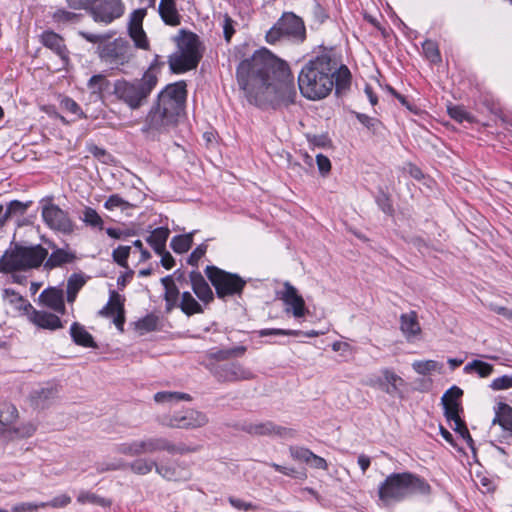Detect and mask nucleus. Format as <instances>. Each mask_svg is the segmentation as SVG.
<instances>
[{"label":"nucleus","mask_w":512,"mask_h":512,"mask_svg":"<svg viewBox=\"0 0 512 512\" xmlns=\"http://www.w3.org/2000/svg\"><path fill=\"white\" fill-rule=\"evenodd\" d=\"M236 77L248 101L259 107L288 106L297 96L289 66L265 48L241 61Z\"/></svg>","instance_id":"1"},{"label":"nucleus","mask_w":512,"mask_h":512,"mask_svg":"<svg viewBox=\"0 0 512 512\" xmlns=\"http://www.w3.org/2000/svg\"><path fill=\"white\" fill-rule=\"evenodd\" d=\"M351 72L346 65H338L331 50L324 49L311 57L298 75L301 94L309 100L327 97L335 88V94L345 95L351 86Z\"/></svg>","instance_id":"2"},{"label":"nucleus","mask_w":512,"mask_h":512,"mask_svg":"<svg viewBox=\"0 0 512 512\" xmlns=\"http://www.w3.org/2000/svg\"><path fill=\"white\" fill-rule=\"evenodd\" d=\"M186 84L179 81L167 85L157 97V101L148 112L142 132L155 140L169 133L177 126L186 100Z\"/></svg>","instance_id":"3"},{"label":"nucleus","mask_w":512,"mask_h":512,"mask_svg":"<svg viewBox=\"0 0 512 512\" xmlns=\"http://www.w3.org/2000/svg\"><path fill=\"white\" fill-rule=\"evenodd\" d=\"M430 484L412 472L391 473L378 487L379 500L384 506L402 502L416 495L431 494Z\"/></svg>","instance_id":"4"},{"label":"nucleus","mask_w":512,"mask_h":512,"mask_svg":"<svg viewBox=\"0 0 512 512\" xmlns=\"http://www.w3.org/2000/svg\"><path fill=\"white\" fill-rule=\"evenodd\" d=\"M157 83L155 64L152 63L141 78L117 79L113 84V95L131 110H137L147 103Z\"/></svg>","instance_id":"5"},{"label":"nucleus","mask_w":512,"mask_h":512,"mask_svg":"<svg viewBox=\"0 0 512 512\" xmlns=\"http://www.w3.org/2000/svg\"><path fill=\"white\" fill-rule=\"evenodd\" d=\"M78 34L86 41L97 44L96 53L105 63L119 66L129 62L131 58L129 42L121 37L109 41L115 35V31L103 34L79 31Z\"/></svg>","instance_id":"6"},{"label":"nucleus","mask_w":512,"mask_h":512,"mask_svg":"<svg viewBox=\"0 0 512 512\" xmlns=\"http://www.w3.org/2000/svg\"><path fill=\"white\" fill-rule=\"evenodd\" d=\"M266 41L275 44L282 38H288L296 43L306 39V29L303 20L293 12H285L266 33Z\"/></svg>","instance_id":"7"},{"label":"nucleus","mask_w":512,"mask_h":512,"mask_svg":"<svg viewBox=\"0 0 512 512\" xmlns=\"http://www.w3.org/2000/svg\"><path fill=\"white\" fill-rule=\"evenodd\" d=\"M205 273L220 299L241 295L246 285V281L238 274L226 272L216 266H207Z\"/></svg>","instance_id":"8"},{"label":"nucleus","mask_w":512,"mask_h":512,"mask_svg":"<svg viewBox=\"0 0 512 512\" xmlns=\"http://www.w3.org/2000/svg\"><path fill=\"white\" fill-rule=\"evenodd\" d=\"M41 216L44 223L52 230L63 234H71L75 229V224L68 212L52 202L42 206Z\"/></svg>","instance_id":"9"},{"label":"nucleus","mask_w":512,"mask_h":512,"mask_svg":"<svg viewBox=\"0 0 512 512\" xmlns=\"http://www.w3.org/2000/svg\"><path fill=\"white\" fill-rule=\"evenodd\" d=\"M207 370L218 382L222 383L251 380L254 378V374L238 362L222 363V365L209 363Z\"/></svg>","instance_id":"10"},{"label":"nucleus","mask_w":512,"mask_h":512,"mask_svg":"<svg viewBox=\"0 0 512 512\" xmlns=\"http://www.w3.org/2000/svg\"><path fill=\"white\" fill-rule=\"evenodd\" d=\"M88 7H90V15L93 20L105 25L121 18L125 13V5L122 0H101Z\"/></svg>","instance_id":"11"},{"label":"nucleus","mask_w":512,"mask_h":512,"mask_svg":"<svg viewBox=\"0 0 512 512\" xmlns=\"http://www.w3.org/2000/svg\"><path fill=\"white\" fill-rule=\"evenodd\" d=\"M208 423V417L205 413L189 409L183 415L175 414L173 416H164L160 419V424L170 428L194 429L205 426Z\"/></svg>","instance_id":"12"},{"label":"nucleus","mask_w":512,"mask_h":512,"mask_svg":"<svg viewBox=\"0 0 512 512\" xmlns=\"http://www.w3.org/2000/svg\"><path fill=\"white\" fill-rule=\"evenodd\" d=\"M278 297L286 306L285 312L292 313L295 318L304 317L308 312L303 297L289 282H285L283 290L278 292Z\"/></svg>","instance_id":"13"},{"label":"nucleus","mask_w":512,"mask_h":512,"mask_svg":"<svg viewBox=\"0 0 512 512\" xmlns=\"http://www.w3.org/2000/svg\"><path fill=\"white\" fill-rule=\"evenodd\" d=\"M124 298L116 291H110L109 300L106 305L98 312L105 318H113L116 328L123 332L125 323Z\"/></svg>","instance_id":"14"},{"label":"nucleus","mask_w":512,"mask_h":512,"mask_svg":"<svg viewBox=\"0 0 512 512\" xmlns=\"http://www.w3.org/2000/svg\"><path fill=\"white\" fill-rule=\"evenodd\" d=\"M444 407V416L449 422L451 428L457 432L469 446H472L473 439L468 431L465 422L461 419L459 413L462 411L460 402L442 403Z\"/></svg>","instance_id":"15"},{"label":"nucleus","mask_w":512,"mask_h":512,"mask_svg":"<svg viewBox=\"0 0 512 512\" xmlns=\"http://www.w3.org/2000/svg\"><path fill=\"white\" fill-rule=\"evenodd\" d=\"M26 272L20 243H11L0 257V273Z\"/></svg>","instance_id":"16"},{"label":"nucleus","mask_w":512,"mask_h":512,"mask_svg":"<svg viewBox=\"0 0 512 512\" xmlns=\"http://www.w3.org/2000/svg\"><path fill=\"white\" fill-rule=\"evenodd\" d=\"M239 429L253 436H280L284 437L290 434L291 430L278 426L272 421L265 422H244Z\"/></svg>","instance_id":"17"},{"label":"nucleus","mask_w":512,"mask_h":512,"mask_svg":"<svg viewBox=\"0 0 512 512\" xmlns=\"http://www.w3.org/2000/svg\"><path fill=\"white\" fill-rule=\"evenodd\" d=\"M49 248L52 249L50 255L43 262L45 270H53L66 264H72L76 261L77 256L75 251L71 250L68 246L59 248L53 242H48Z\"/></svg>","instance_id":"18"},{"label":"nucleus","mask_w":512,"mask_h":512,"mask_svg":"<svg viewBox=\"0 0 512 512\" xmlns=\"http://www.w3.org/2000/svg\"><path fill=\"white\" fill-rule=\"evenodd\" d=\"M177 51L193 57V59L200 61L202 58L201 42L199 37L190 31L181 30L179 36L176 38Z\"/></svg>","instance_id":"19"},{"label":"nucleus","mask_w":512,"mask_h":512,"mask_svg":"<svg viewBox=\"0 0 512 512\" xmlns=\"http://www.w3.org/2000/svg\"><path fill=\"white\" fill-rule=\"evenodd\" d=\"M247 351L246 346L240 345L233 348L218 349L212 348L205 354L202 365L207 369V365L212 363L214 365H222L220 362L229 360L235 357L243 356Z\"/></svg>","instance_id":"20"},{"label":"nucleus","mask_w":512,"mask_h":512,"mask_svg":"<svg viewBox=\"0 0 512 512\" xmlns=\"http://www.w3.org/2000/svg\"><path fill=\"white\" fill-rule=\"evenodd\" d=\"M39 304L61 315L65 314L64 292L57 287H49L43 290L38 297Z\"/></svg>","instance_id":"21"},{"label":"nucleus","mask_w":512,"mask_h":512,"mask_svg":"<svg viewBox=\"0 0 512 512\" xmlns=\"http://www.w3.org/2000/svg\"><path fill=\"white\" fill-rule=\"evenodd\" d=\"M21 251L23 255V262L26 272L33 269H38L47 258L48 249L40 244L36 245H22Z\"/></svg>","instance_id":"22"},{"label":"nucleus","mask_w":512,"mask_h":512,"mask_svg":"<svg viewBox=\"0 0 512 512\" xmlns=\"http://www.w3.org/2000/svg\"><path fill=\"white\" fill-rule=\"evenodd\" d=\"M26 316L31 323L41 329L55 331L63 327L59 316L47 311L36 310L33 306Z\"/></svg>","instance_id":"23"},{"label":"nucleus","mask_w":512,"mask_h":512,"mask_svg":"<svg viewBox=\"0 0 512 512\" xmlns=\"http://www.w3.org/2000/svg\"><path fill=\"white\" fill-rule=\"evenodd\" d=\"M156 473L168 481H188L191 479V472L184 463H158Z\"/></svg>","instance_id":"24"},{"label":"nucleus","mask_w":512,"mask_h":512,"mask_svg":"<svg viewBox=\"0 0 512 512\" xmlns=\"http://www.w3.org/2000/svg\"><path fill=\"white\" fill-rule=\"evenodd\" d=\"M40 41L46 48L53 51L66 64L69 60V51L64 39L54 31L47 30L40 35Z\"/></svg>","instance_id":"25"},{"label":"nucleus","mask_w":512,"mask_h":512,"mask_svg":"<svg viewBox=\"0 0 512 512\" xmlns=\"http://www.w3.org/2000/svg\"><path fill=\"white\" fill-rule=\"evenodd\" d=\"M382 378L371 379V386H378L380 389L385 391L387 394L394 395L399 391V386L404 385V380L398 376L395 372L390 369H383L381 371Z\"/></svg>","instance_id":"26"},{"label":"nucleus","mask_w":512,"mask_h":512,"mask_svg":"<svg viewBox=\"0 0 512 512\" xmlns=\"http://www.w3.org/2000/svg\"><path fill=\"white\" fill-rule=\"evenodd\" d=\"M400 330L407 341H412L420 335L421 326L415 311L401 314Z\"/></svg>","instance_id":"27"},{"label":"nucleus","mask_w":512,"mask_h":512,"mask_svg":"<svg viewBox=\"0 0 512 512\" xmlns=\"http://www.w3.org/2000/svg\"><path fill=\"white\" fill-rule=\"evenodd\" d=\"M200 61L176 51L168 58L169 67L172 72L181 74L195 69Z\"/></svg>","instance_id":"28"},{"label":"nucleus","mask_w":512,"mask_h":512,"mask_svg":"<svg viewBox=\"0 0 512 512\" xmlns=\"http://www.w3.org/2000/svg\"><path fill=\"white\" fill-rule=\"evenodd\" d=\"M37 430V426L32 422L23 423L17 427L2 428L1 437L4 440L12 441L14 439H26L32 437Z\"/></svg>","instance_id":"29"},{"label":"nucleus","mask_w":512,"mask_h":512,"mask_svg":"<svg viewBox=\"0 0 512 512\" xmlns=\"http://www.w3.org/2000/svg\"><path fill=\"white\" fill-rule=\"evenodd\" d=\"M158 12L163 22L170 26H178L181 16L176 8V0H160Z\"/></svg>","instance_id":"30"},{"label":"nucleus","mask_w":512,"mask_h":512,"mask_svg":"<svg viewBox=\"0 0 512 512\" xmlns=\"http://www.w3.org/2000/svg\"><path fill=\"white\" fill-rule=\"evenodd\" d=\"M191 285L196 296L204 303L213 300V292L204 277L199 272H191Z\"/></svg>","instance_id":"31"},{"label":"nucleus","mask_w":512,"mask_h":512,"mask_svg":"<svg viewBox=\"0 0 512 512\" xmlns=\"http://www.w3.org/2000/svg\"><path fill=\"white\" fill-rule=\"evenodd\" d=\"M170 235L167 227L155 228L146 238V242L156 254H162L166 249V243Z\"/></svg>","instance_id":"32"},{"label":"nucleus","mask_w":512,"mask_h":512,"mask_svg":"<svg viewBox=\"0 0 512 512\" xmlns=\"http://www.w3.org/2000/svg\"><path fill=\"white\" fill-rule=\"evenodd\" d=\"M70 336L76 345L86 348H97L93 336L78 322L72 323L70 327Z\"/></svg>","instance_id":"33"},{"label":"nucleus","mask_w":512,"mask_h":512,"mask_svg":"<svg viewBox=\"0 0 512 512\" xmlns=\"http://www.w3.org/2000/svg\"><path fill=\"white\" fill-rule=\"evenodd\" d=\"M57 387L53 384L36 389L31 394V400L37 407H44L51 399L57 396Z\"/></svg>","instance_id":"34"},{"label":"nucleus","mask_w":512,"mask_h":512,"mask_svg":"<svg viewBox=\"0 0 512 512\" xmlns=\"http://www.w3.org/2000/svg\"><path fill=\"white\" fill-rule=\"evenodd\" d=\"M492 423L499 424L504 430L512 432V407L502 402L498 403Z\"/></svg>","instance_id":"35"},{"label":"nucleus","mask_w":512,"mask_h":512,"mask_svg":"<svg viewBox=\"0 0 512 512\" xmlns=\"http://www.w3.org/2000/svg\"><path fill=\"white\" fill-rule=\"evenodd\" d=\"M258 335L260 337L265 336H306V337H316L319 336V332L315 330H310L307 332H302L300 330H291V329H279V328H265L258 331Z\"/></svg>","instance_id":"36"},{"label":"nucleus","mask_w":512,"mask_h":512,"mask_svg":"<svg viewBox=\"0 0 512 512\" xmlns=\"http://www.w3.org/2000/svg\"><path fill=\"white\" fill-rule=\"evenodd\" d=\"M166 441L167 439L164 437H150L138 440L141 455L165 451Z\"/></svg>","instance_id":"37"},{"label":"nucleus","mask_w":512,"mask_h":512,"mask_svg":"<svg viewBox=\"0 0 512 512\" xmlns=\"http://www.w3.org/2000/svg\"><path fill=\"white\" fill-rule=\"evenodd\" d=\"M3 299L7 300L10 304L14 305L19 311H23L25 315L32 309V305L29 301L24 299L15 290L6 288L3 290Z\"/></svg>","instance_id":"38"},{"label":"nucleus","mask_w":512,"mask_h":512,"mask_svg":"<svg viewBox=\"0 0 512 512\" xmlns=\"http://www.w3.org/2000/svg\"><path fill=\"white\" fill-rule=\"evenodd\" d=\"M179 307L187 316L203 313L201 304L195 300L190 292L182 293Z\"/></svg>","instance_id":"39"},{"label":"nucleus","mask_w":512,"mask_h":512,"mask_svg":"<svg viewBox=\"0 0 512 512\" xmlns=\"http://www.w3.org/2000/svg\"><path fill=\"white\" fill-rule=\"evenodd\" d=\"M156 466H158L156 461L147 458H137L133 462L127 463V468L136 475H147L153 469L156 470Z\"/></svg>","instance_id":"40"},{"label":"nucleus","mask_w":512,"mask_h":512,"mask_svg":"<svg viewBox=\"0 0 512 512\" xmlns=\"http://www.w3.org/2000/svg\"><path fill=\"white\" fill-rule=\"evenodd\" d=\"M18 417V410L14 404L7 401L0 403V424L2 426H9L14 423Z\"/></svg>","instance_id":"41"},{"label":"nucleus","mask_w":512,"mask_h":512,"mask_svg":"<svg viewBox=\"0 0 512 512\" xmlns=\"http://www.w3.org/2000/svg\"><path fill=\"white\" fill-rule=\"evenodd\" d=\"M192 397L183 392H170V391H161L157 392L154 395V401L156 403H173L179 401H191Z\"/></svg>","instance_id":"42"},{"label":"nucleus","mask_w":512,"mask_h":512,"mask_svg":"<svg viewBox=\"0 0 512 512\" xmlns=\"http://www.w3.org/2000/svg\"><path fill=\"white\" fill-rule=\"evenodd\" d=\"M192 243V234H184L174 236L170 242V246L175 253L182 254L191 248Z\"/></svg>","instance_id":"43"},{"label":"nucleus","mask_w":512,"mask_h":512,"mask_svg":"<svg viewBox=\"0 0 512 512\" xmlns=\"http://www.w3.org/2000/svg\"><path fill=\"white\" fill-rule=\"evenodd\" d=\"M52 19L57 24H77L81 20V14H77L74 12L67 11L65 9H57L53 15Z\"/></svg>","instance_id":"44"},{"label":"nucleus","mask_w":512,"mask_h":512,"mask_svg":"<svg viewBox=\"0 0 512 512\" xmlns=\"http://www.w3.org/2000/svg\"><path fill=\"white\" fill-rule=\"evenodd\" d=\"M83 223L92 228L99 230L103 229L104 221L98 212L92 207H85L83 210V216L81 217Z\"/></svg>","instance_id":"45"},{"label":"nucleus","mask_w":512,"mask_h":512,"mask_svg":"<svg viewBox=\"0 0 512 512\" xmlns=\"http://www.w3.org/2000/svg\"><path fill=\"white\" fill-rule=\"evenodd\" d=\"M159 318L155 314H148L135 323L136 330L141 334L158 329Z\"/></svg>","instance_id":"46"},{"label":"nucleus","mask_w":512,"mask_h":512,"mask_svg":"<svg viewBox=\"0 0 512 512\" xmlns=\"http://www.w3.org/2000/svg\"><path fill=\"white\" fill-rule=\"evenodd\" d=\"M449 116L459 123L468 122L473 123L475 118L472 114H470L464 106L461 105H453L448 106L447 108Z\"/></svg>","instance_id":"47"},{"label":"nucleus","mask_w":512,"mask_h":512,"mask_svg":"<svg viewBox=\"0 0 512 512\" xmlns=\"http://www.w3.org/2000/svg\"><path fill=\"white\" fill-rule=\"evenodd\" d=\"M413 369L420 375H427L432 371H440L443 365L435 360H418L412 364Z\"/></svg>","instance_id":"48"},{"label":"nucleus","mask_w":512,"mask_h":512,"mask_svg":"<svg viewBox=\"0 0 512 512\" xmlns=\"http://www.w3.org/2000/svg\"><path fill=\"white\" fill-rule=\"evenodd\" d=\"M475 371L480 377H488L493 372V365L481 360H473L464 367L466 373Z\"/></svg>","instance_id":"49"},{"label":"nucleus","mask_w":512,"mask_h":512,"mask_svg":"<svg viewBox=\"0 0 512 512\" xmlns=\"http://www.w3.org/2000/svg\"><path fill=\"white\" fill-rule=\"evenodd\" d=\"M423 53L428 61L433 64L441 62V55L436 42L425 40L422 44Z\"/></svg>","instance_id":"50"},{"label":"nucleus","mask_w":512,"mask_h":512,"mask_svg":"<svg viewBox=\"0 0 512 512\" xmlns=\"http://www.w3.org/2000/svg\"><path fill=\"white\" fill-rule=\"evenodd\" d=\"M161 283L165 288L164 300L165 301H173L178 300L179 297V289L174 283L173 277L171 275L165 276L161 279Z\"/></svg>","instance_id":"51"},{"label":"nucleus","mask_w":512,"mask_h":512,"mask_svg":"<svg viewBox=\"0 0 512 512\" xmlns=\"http://www.w3.org/2000/svg\"><path fill=\"white\" fill-rule=\"evenodd\" d=\"M129 35L134 41L137 48L147 50L149 48V42L143 27H128Z\"/></svg>","instance_id":"52"},{"label":"nucleus","mask_w":512,"mask_h":512,"mask_svg":"<svg viewBox=\"0 0 512 512\" xmlns=\"http://www.w3.org/2000/svg\"><path fill=\"white\" fill-rule=\"evenodd\" d=\"M114 452L131 457L141 455L138 440L117 444L114 447Z\"/></svg>","instance_id":"53"},{"label":"nucleus","mask_w":512,"mask_h":512,"mask_svg":"<svg viewBox=\"0 0 512 512\" xmlns=\"http://www.w3.org/2000/svg\"><path fill=\"white\" fill-rule=\"evenodd\" d=\"M88 88L94 94H101L109 86V81L102 74L93 75L87 83Z\"/></svg>","instance_id":"54"},{"label":"nucleus","mask_w":512,"mask_h":512,"mask_svg":"<svg viewBox=\"0 0 512 512\" xmlns=\"http://www.w3.org/2000/svg\"><path fill=\"white\" fill-rule=\"evenodd\" d=\"M29 206V203H23L18 200L11 201L6 208V211L0 219H4L5 222L13 215H23L27 208Z\"/></svg>","instance_id":"55"},{"label":"nucleus","mask_w":512,"mask_h":512,"mask_svg":"<svg viewBox=\"0 0 512 512\" xmlns=\"http://www.w3.org/2000/svg\"><path fill=\"white\" fill-rule=\"evenodd\" d=\"M77 501L82 504L91 503V504H96V505H99L102 507L111 505V501H109L105 498H102V497H100L94 493H91V492H81L77 497Z\"/></svg>","instance_id":"56"},{"label":"nucleus","mask_w":512,"mask_h":512,"mask_svg":"<svg viewBox=\"0 0 512 512\" xmlns=\"http://www.w3.org/2000/svg\"><path fill=\"white\" fill-rule=\"evenodd\" d=\"M131 252L130 246L120 245L112 252V258L122 268H128V257Z\"/></svg>","instance_id":"57"},{"label":"nucleus","mask_w":512,"mask_h":512,"mask_svg":"<svg viewBox=\"0 0 512 512\" xmlns=\"http://www.w3.org/2000/svg\"><path fill=\"white\" fill-rule=\"evenodd\" d=\"M104 207L107 210H115L117 208H120L121 210H126L131 207V204L123 199L118 194H112L108 197V199L104 203Z\"/></svg>","instance_id":"58"},{"label":"nucleus","mask_w":512,"mask_h":512,"mask_svg":"<svg viewBox=\"0 0 512 512\" xmlns=\"http://www.w3.org/2000/svg\"><path fill=\"white\" fill-rule=\"evenodd\" d=\"M85 283L86 279L82 274L73 273L67 280L66 291L75 292L78 294V292L82 289Z\"/></svg>","instance_id":"59"},{"label":"nucleus","mask_w":512,"mask_h":512,"mask_svg":"<svg viewBox=\"0 0 512 512\" xmlns=\"http://www.w3.org/2000/svg\"><path fill=\"white\" fill-rule=\"evenodd\" d=\"M165 451H167L169 454H172V455L187 454V453L195 452L196 448L187 446L184 443L174 444L167 439Z\"/></svg>","instance_id":"60"},{"label":"nucleus","mask_w":512,"mask_h":512,"mask_svg":"<svg viewBox=\"0 0 512 512\" xmlns=\"http://www.w3.org/2000/svg\"><path fill=\"white\" fill-rule=\"evenodd\" d=\"M312 17L315 23L321 25L329 18V14L321 4L314 2L312 7Z\"/></svg>","instance_id":"61"},{"label":"nucleus","mask_w":512,"mask_h":512,"mask_svg":"<svg viewBox=\"0 0 512 512\" xmlns=\"http://www.w3.org/2000/svg\"><path fill=\"white\" fill-rule=\"evenodd\" d=\"M491 389L495 391L506 390L512 388V374L511 375H503L501 377L495 378L491 384Z\"/></svg>","instance_id":"62"},{"label":"nucleus","mask_w":512,"mask_h":512,"mask_svg":"<svg viewBox=\"0 0 512 512\" xmlns=\"http://www.w3.org/2000/svg\"><path fill=\"white\" fill-rule=\"evenodd\" d=\"M61 105L66 111L78 116V118H85L81 107L73 99L66 97L61 101Z\"/></svg>","instance_id":"63"},{"label":"nucleus","mask_w":512,"mask_h":512,"mask_svg":"<svg viewBox=\"0 0 512 512\" xmlns=\"http://www.w3.org/2000/svg\"><path fill=\"white\" fill-rule=\"evenodd\" d=\"M463 395V391L457 387L452 386L442 396V403L459 402L460 397Z\"/></svg>","instance_id":"64"}]
</instances>
